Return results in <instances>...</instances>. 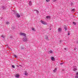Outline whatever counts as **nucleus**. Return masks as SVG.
<instances>
[{
    "mask_svg": "<svg viewBox=\"0 0 78 78\" xmlns=\"http://www.w3.org/2000/svg\"><path fill=\"white\" fill-rule=\"evenodd\" d=\"M41 22L42 23V24H43L44 25H47V22L44 21L42 20H41Z\"/></svg>",
    "mask_w": 78,
    "mask_h": 78,
    "instance_id": "nucleus-2",
    "label": "nucleus"
},
{
    "mask_svg": "<svg viewBox=\"0 0 78 78\" xmlns=\"http://www.w3.org/2000/svg\"><path fill=\"white\" fill-rule=\"evenodd\" d=\"M50 1V0H46V2H48Z\"/></svg>",
    "mask_w": 78,
    "mask_h": 78,
    "instance_id": "nucleus-24",
    "label": "nucleus"
},
{
    "mask_svg": "<svg viewBox=\"0 0 78 78\" xmlns=\"http://www.w3.org/2000/svg\"><path fill=\"white\" fill-rule=\"evenodd\" d=\"M68 35H70V33H68Z\"/></svg>",
    "mask_w": 78,
    "mask_h": 78,
    "instance_id": "nucleus-30",
    "label": "nucleus"
},
{
    "mask_svg": "<svg viewBox=\"0 0 78 78\" xmlns=\"http://www.w3.org/2000/svg\"><path fill=\"white\" fill-rule=\"evenodd\" d=\"M56 70H57V68H55L54 70H53V72L54 73H55V72H56Z\"/></svg>",
    "mask_w": 78,
    "mask_h": 78,
    "instance_id": "nucleus-8",
    "label": "nucleus"
},
{
    "mask_svg": "<svg viewBox=\"0 0 78 78\" xmlns=\"http://www.w3.org/2000/svg\"><path fill=\"white\" fill-rule=\"evenodd\" d=\"M51 60L53 61H55V59L54 57H51Z\"/></svg>",
    "mask_w": 78,
    "mask_h": 78,
    "instance_id": "nucleus-6",
    "label": "nucleus"
},
{
    "mask_svg": "<svg viewBox=\"0 0 78 78\" xmlns=\"http://www.w3.org/2000/svg\"><path fill=\"white\" fill-rule=\"evenodd\" d=\"M56 0H53V1L54 2H56Z\"/></svg>",
    "mask_w": 78,
    "mask_h": 78,
    "instance_id": "nucleus-28",
    "label": "nucleus"
},
{
    "mask_svg": "<svg viewBox=\"0 0 78 78\" xmlns=\"http://www.w3.org/2000/svg\"><path fill=\"white\" fill-rule=\"evenodd\" d=\"M12 68H13L14 69V68H15V66L14 65H12Z\"/></svg>",
    "mask_w": 78,
    "mask_h": 78,
    "instance_id": "nucleus-19",
    "label": "nucleus"
},
{
    "mask_svg": "<svg viewBox=\"0 0 78 78\" xmlns=\"http://www.w3.org/2000/svg\"><path fill=\"white\" fill-rule=\"evenodd\" d=\"M75 68H74L73 69V71H76L77 70V69H76V66H75Z\"/></svg>",
    "mask_w": 78,
    "mask_h": 78,
    "instance_id": "nucleus-10",
    "label": "nucleus"
},
{
    "mask_svg": "<svg viewBox=\"0 0 78 78\" xmlns=\"http://www.w3.org/2000/svg\"><path fill=\"white\" fill-rule=\"evenodd\" d=\"M74 50H75V48L74 49Z\"/></svg>",
    "mask_w": 78,
    "mask_h": 78,
    "instance_id": "nucleus-36",
    "label": "nucleus"
},
{
    "mask_svg": "<svg viewBox=\"0 0 78 78\" xmlns=\"http://www.w3.org/2000/svg\"><path fill=\"white\" fill-rule=\"evenodd\" d=\"M49 52H50V53H53V52L52 51H51V50H50L49 51Z\"/></svg>",
    "mask_w": 78,
    "mask_h": 78,
    "instance_id": "nucleus-17",
    "label": "nucleus"
},
{
    "mask_svg": "<svg viewBox=\"0 0 78 78\" xmlns=\"http://www.w3.org/2000/svg\"><path fill=\"white\" fill-rule=\"evenodd\" d=\"M65 30H67V28L66 27H65Z\"/></svg>",
    "mask_w": 78,
    "mask_h": 78,
    "instance_id": "nucleus-21",
    "label": "nucleus"
},
{
    "mask_svg": "<svg viewBox=\"0 0 78 78\" xmlns=\"http://www.w3.org/2000/svg\"><path fill=\"white\" fill-rule=\"evenodd\" d=\"M16 16L18 18H19V17H20V16L19 14H16Z\"/></svg>",
    "mask_w": 78,
    "mask_h": 78,
    "instance_id": "nucleus-12",
    "label": "nucleus"
},
{
    "mask_svg": "<svg viewBox=\"0 0 78 78\" xmlns=\"http://www.w3.org/2000/svg\"><path fill=\"white\" fill-rule=\"evenodd\" d=\"M72 11H73V12H75V9H73L72 10Z\"/></svg>",
    "mask_w": 78,
    "mask_h": 78,
    "instance_id": "nucleus-23",
    "label": "nucleus"
},
{
    "mask_svg": "<svg viewBox=\"0 0 78 78\" xmlns=\"http://www.w3.org/2000/svg\"><path fill=\"white\" fill-rule=\"evenodd\" d=\"M23 41L24 42H26V41H28V39L27 38L26 36L24 37L23 38Z\"/></svg>",
    "mask_w": 78,
    "mask_h": 78,
    "instance_id": "nucleus-1",
    "label": "nucleus"
},
{
    "mask_svg": "<svg viewBox=\"0 0 78 78\" xmlns=\"http://www.w3.org/2000/svg\"><path fill=\"white\" fill-rule=\"evenodd\" d=\"M45 38L46 39H47L48 40H49L48 39V36H46Z\"/></svg>",
    "mask_w": 78,
    "mask_h": 78,
    "instance_id": "nucleus-13",
    "label": "nucleus"
},
{
    "mask_svg": "<svg viewBox=\"0 0 78 78\" xmlns=\"http://www.w3.org/2000/svg\"><path fill=\"white\" fill-rule=\"evenodd\" d=\"M61 31H62V28H58V32H59H59H61Z\"/></svg>",
    "mask_w": 78,
    "mask_h": 78,
    "instance_id": "nucleus-4",
    "label": "nucleus"
},
{
    "mask_svg": "<svg viewBox=\"0 0 78 78\" xmlns=\"http://www.w3.org/2000/svg\"><path fill=\"white\" fill-rule=\"evenodd\" d=\"M34 11H37V10H36V9H34Z\"/></svg>",
    "mask_w": 78,
    "mask_h": 78,
    "instance_id": "nucleus-29",
    "label": "nucleus"
},
{
    "mask_svg": "<svg viewBox=\"0 0 78 78\" xmlns=\"http://www.w3.org/2000/svg\"><path fill=\"white\" fill-rule=\"evenodd\" d=\"M5 24L6 25H9V24H10V23L9 22H5Z\"/></svg>",
    "mask_w": 78,
    "mask_h": 78,
    "instance_id": "nucleus-11",
    "label": "nucleus"
},
{
    "mask_svg": "<svg viewBox=\"0 0 78 78\" xmlns=\"http://www.w3.org/2000/svg\"><path fill=\"white\" fill-rule=\"evenodd\" d=\"M62 64H63V63H60V64H61V65H62Z\"/></svg>",
    "mask_w": 78,
    "mask_h": 78,
    "instance_id": "nucleus-31",
    "label": "nucleus"
},
{
    "mask_svg": "<svg viewBox=\"0 0 78 78\" xmlns=\"http://www.w3.org/2000/svg\"><path fill=\"white\" fill-rule=\"evenodd\" d=\"M36 11V12L37 13V14H38L39 13V11H38V10H37Z\"/></svg>",
    "mask_w": 78,
    "mask_h": 78,
    "instance_id": "nucleus-25",
    "label": "nucleus"
},
{
    "mask_svg": "<svg viewBox=\"0 0 78 78\" xmlns=\"http://www.w3.org/2000/svg\"><path fill=\"white\" fill-rule=\"evenodd\" d=\"M32 30H33V31H36L35 28H34V27H33L32 29Z\"/></svg>",
    "mask_w": 78,
    "mask_h": 78,
    "instance_id": "nucleus-14",
    "label": "nucleus"
},
{
    "mask_svg": "<svg viewBox=\"0 0 78 78\" xmlns=\"http://www.w3.org/2000/svg\"><path fill=\"white\" fill-rule=\"evenodd\" d=\"M19 66H21V65H20Z\"/></svg>",
    "mask_w": 78,
    "mask_h": 78,
    "instance_id": "nucleus-33",
    "label": "nucleus"
},
{
    "mask_svg": "<svg viewBox=\"0 0 78 78\" xmlns=\"http://www.w3.org/2000/svg\"><path fill=\"white\" fill-rule=\"evenodd\" d=\"M75 78H78V76H75Z\"/></svg>",
    "mask_w": 78,
    "mask_h": 78,
    "instance_id": "nucleus-22",
    "label": "nucleus"
},
{
    "mask_svg": "<svg viewBox=\"0 0 78 78\" xmlns=\"http://www.w3.org/2000/svg\"><path fill=\"white\" fill-rule=\"evenodd\" d=\"M1 37H3V38H5V36H4V35H2L1 36Z\"/></svg>",
    "mask_w": 78,
    "mask_h": 78,
    "instance_id": "nucleus-18",
    "label": "nucleus"
},
{
    "mask_svg": "<svg viewBox=\"0 0 78 78\" xmlns=\"http://www.w3.org/2000/svg\"><path fill=\"white\" fill-rule=\"evenodd\" d=\"M63 70V71H64V70Z\"/></svg>",
    "mask_w": 78,
    "mask_h": 78,
    "instance_id": "nucleus-35",
    "label": "nucleus"
},
{
    "mask_svg": "<svg viewBox=\"0 0 78 78\" xmlns=\"http://www.w3.org/2000/svg\"><path fill=\"white\" fill-rule=\"evenodd\" d=\"M2 8L3 9H5V6H3L2 7Z\"/></svg>",
    "mask_w": 78,
    "mask_h": 78,
    "instance_id": "nucleus-20",
    "label": "nucleus"
},
{
    "mask_svg": "<svg viewBox=\"0 0 78 78\" xmlns=\"http://www.w3.org/2000/svg\"><path fill=\"white\" fill-rule=\"evenodd\" d=\"M20 34V36H23L24 37L26 36V34L24 33H21Z\"/></svg>",
    "mask_w": 78,
    "mask_h": 78,
    "instance_id": "nucleus-3",
    "label": "nucleus"
},
{
    "mask_svg": "<svg viewBox=\"0 0 78 78\" xmlns=\"http://www.w3.org/2000/svg\"><path fill=\"white\" fill-rule=\"evenodd\" d=\"M46 18H47L48 19L50 20L51 18H50V16H46Z\"/></svg>",
    "mask_w": 78,
    "mask_h": 78,
    "instance_id": "nucleus-7",
    "label": "nucleus"
},
{
    "mask_svg": "<svg viewBox=\"0 0 78 78\" xmlns=\"http://www.w3.org/2000/svg\"><path fill=\"white\" fill-rule=\"evenodd\" d=\"M76 75H78V72H77L76 73Z\"/></svg>",
    "mask_w": 78,
    "mask_h": 78,
    "instance_id": "nucleus-27",
    "label": "nucleus"
},
{
    "mask_svg": "<svg viewBox=\"0 0 78 78\" xmlns=\"http://www.w3.org/2000/svg\"><path fill=\"white\" fill-rule=\"evenodd\" d=\"M29 5L30 6H31L32 5V2L31 1H29Z\"/></svg>",
    "mask_w": 78,
    "mask_h": 78,
    "instance_id": "nucleus-5",
    "label": "nucleus"
},
{
    "mask_svg": "<svg viewBox=\"0 0 78 78\" xmlns=\"http://www.w3.org/2000/svg\"><path fill=\"white\" fill-rule=\"evenodd\" d=\"M65 50H66L67 49L66 48H64Z\"/></svg>",
    "mask_w": 78,
    "mask_h": 78,
    "instance_id": "nucleus-34",
    "label": "nucleus"
},
{
    "mask_svg": "<svg viewBox=\"0 0 78 78\" xmlns=\"http://www.w3.org/2000/svg\"><path fill=\"white\" fill-rule=\"evenodd\" d=\"M28 73H27V72H26V71L25 72V75H28Z\"/></svg>",
    "mask_w": 78,
    "mask_h": 78,
    "instance_id": "nucleus-15",
    "label": "nucleus"
},
{
    "mask_svg": "<svg viewBox=\"0 0 78 78\" xmlns=\"http://www.w3.org/2000/svg\"><path fill=\"white\" fill-rule=\"evenodd\" d=\"M10 37H11V38H12V36H11Z\"/></svg>",
    "mask_w": 78,
    "mask_h": 78,
    "instance_id": "nucleus-32",
    "label": "nucleus"
},
{
    "mask_svg": "<svg viewBox=\"0 0 78 78\" xmlns=\"http://www.w3.org/2000/svg\"><path fill=\"white\" fill-rule=\"evenodd\" d=\"M14 56L16 58H17V56L16 55H14Z\"/></svg>",
    "mask_w": 78,
    "mask_h": 78,
    "instance_id": "nucleus-26",
    "label": "nucleus"
},
{
    "mask_svg": "<svg viewBox=\"0 0 78 78\" xmlns=\"http://www.w3.org/2000/svg\"><path fill=\"white\" fill-rule=\"evenodd\" d=\"M73 25H76V23H75L74 22H73Z\"/></svg>",
    "mask_w": 78,
    "mask_h": 78,
    "instance_id": "nucleus-16",
    "label": "nucleus"
},
{
    "mask_svg": "<svg viewBox=\"0 0 78 78\" xmlns=\"http://www.w3.org/2000/svg\"><path fill=\"white\" fill-rule=\"evenodd\" d=\"M15 76L16 78H19L20 75L19 74H16Z\"/></svg>",
    "mask_w": 78,
    "mask_h": 78,
    "instance_id": "nucleus-9",
    "label": "nucleus"
}]
</instances>
